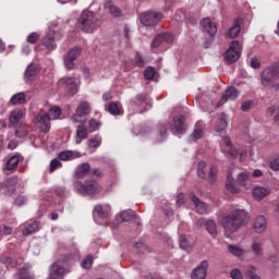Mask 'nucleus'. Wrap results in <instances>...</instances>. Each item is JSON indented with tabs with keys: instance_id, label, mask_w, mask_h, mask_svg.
I'll use <instances>...</instances> for the list:
<instances>
[{
	"instance_id": "nucleus-1",
	"label": "nucleus",
	"mask_w": 279,
	"mask_h": 279,
	"mask_svg": "<svg viewBox=\"0 0 279 279\" xmlns=\"http://www.w3.org/2000/svg\"><path fill=\"white\" fill-rule=\"evenodd\" d=\"M250 219L251 217L247 210L236 208L229 214L222 215L219 223L223 228L225 234L230 239V234H234V232H239L241 228H245V226L250 223Z\"/></svg>"
},
{
	"instance_id": "nucleus-2",
	"label": "nucleus",
	"mask_w": 279,
	"mask_h": 279,
	"mask_svg": "<svg viewBox=\"0 0 279 279\" xmlns=\"http://www.w3.org/2000/svg\"><path fill=\"white\" fill-rule=\"evenodd\" d=\"M76 25L84 34H93L101 27V20L97 17L95 12L84 10L77 19Z\"/></svg>"
},
{
	"instance_id": "nucleus-3",
	"label": "nucleus",
	"mask_w": 279,
	"mask_h": 279,
	"mask_svg": "<svg viewBox=\"0 0 279 279\" xmlns=\"http://www.w3.org/2000/svg\"><path fill=\"white\" fill-rule=\"evenodd\" d=\"M62 114V109L58 106L51 107L47 113H38L34 117V122L38 125L41 132H49L51 130V122L56 121Z\"/></svg>"
},
{
	"instance_id": "nucleus-4",
	"label": "nucleus",
	"mask_w": 279,
	"mask_h": 279,
	"mask_svg": "<svg viewBox=\"0 0 279 279\" xmlns=\"http://www.w3.org/2000/svg\"><path fill=\"white\" fill-rule=\"evenodd\" d=\"M279 80V65L275 63L260 73V84L263 88L269 89L276 86V82Z\"/></svg>"
},
{
	"instance_id": "nucleus-5",
	"label": "nucleus",
	"mask_w": 279,
	"mask_h": 279,
	"mask_svg": "<svg viewBox=\"0 0 279 279\" xmlns=\"http://www.w3.org/2000/svg\"><path fill=\"white\" fill-rule=\"evenodd\" d=\"M129 108L136 114H143L147 112L148 108H151V98L145 93L137 94L129 100Z\"/></svg>"
},
{
	"instance_id": "nucleus-6",
	"label": "nucleus",
	"mask_w": 279,
	"mask_h": 279,
	"mask_svg": "<svg viewBox=\"0 0 279 279\" xmlns=\"http://www.w3.org/2000/svg\"><path fill=\"white\" fill-rule=\"evenodd\" d=\"M73 189L80 195H97V193H101V185H99L95 180L86 181L85 184L80 181H75L73 183Z\"/></svg>"
},
{
	"instance_id": "nucleus-7",
	"label": "nucleus",
	"mask_w": 279,
	"mask_h": 279,
	"mask_svg": "<svg viewBox=\"0 0 279 279\" xmlns=\"http://www.w3.org/2000/svg\"><path fill=\"white\" fill-rule=\"evenodd\" d=\"M58 24H51L48 26V31L46 32L45 37L43 38V45L49 49V51H53L58 45H56L57 40H62V32L56 31Z\"/></svg>"
},
{
	"instance_id": "nucleus-8",
	"label": "nucleus",
	"mask_w": 279,
	"mask_h": 279,
	"mask_svg": "<svg viewBox=\"0 0 279 279\" xmlns=\"http://www.w3.org/2000/svg\"><path fill=\"white\" fill-rule=\"evenodd\" d=\"M69 265V257L62 256L59 262H54L49 267L48 279H63L66 270L64 267Z\"/></svg>"
},
{
	"instance_id": "nucleus-9",
	"label": "nucleus",
	"mask_w": 279,
	"mask_h": 279,
	"mask_svg": "<svg viewBox=\"0 0 279 279\" xmlns=\"http://www.w3.org/2000/svg\"><path fill=\"white\" fill-rule=\"evenodd\" d=\"M141 24L144 27H156L165 19L161 12L157 11H146L140 14L138 16Z\"/></svg>"
},
{
	"instance_id": "nucleus-10",
	"label": "nucleus",
	"mask_w": 279,
	"mask_h": 279,
	"mask_svg": "<svg viewBox=\"0 0 279 279\" xmlns=\"http://www.w3.org/2000/svg\"><path fill=\"white\" fill-rule=\"evenodd\" d=\"M242 51L243 46L239 40L231 41L228 50L225 52V62H227V64H234V62H239Z\"/></svg>"
},
{
	"instance_id": "nucleus-11",
	"label": "nucleus",
	"mask_w": 279,
	"mask_h": 279,
	"mask_svg": "<svg viewBox=\"0 0 279 279\" xmlns=\"http://www.w3.org/2000/svg\"><path fill=\"white\" fill-rule=\"evenodd\" d=\"M90 104L88 101H81L76 108L75 114L72 117L74 123H86L85 117L90 114Z\"/></svg>"
},
{
	"instance_id": "nucleus-12",
	"label": "nucleus",
	"mask_w": 279,
	"mask_h": 279,
	"mask_svg": "<svg viewBox=\"0 0 279 279\" xmlns=\"http://www.w3.org/2000/svg\"><path fill=\"white\" fill-rule=\"evenodd\" d=\"M16 186H19V178L12 177L0 184V193L2 195H14Z\"/></svg>"
},
{
	"instance_id": "nucleus-13",
	"label": "nucleus",
	"mask_w": 279,
	"mask_h": 279,
	"mask_svg": "<svg viewBox=\"0 0 279 279\" xmlns=\"http://www.w3.org/2000/svg\"><path fill=\"white\" fill-rule=\"evenodd\" d=\"M198 228L205 227L208 234H210L211 239H217V222L213 219L199 218L196 222Z\"/></svg>"
},
{
	"instance_id": "nucleus-14",
	"label": "nucleus",
	"mask_w": 279,
	"mask_h": 279,
	"mask_svg": "<svg viewBox=\"0 0 279 279\" xmlns=\"http://www.w3.org/2000/svg\"><path fill=\"white\" fill-rule=\"evenodd\" d=\"M208 276V260H203L196 268L192 270V279H206Z\"/></svg>"
},
{
	"instance_id": "nucleus-15",
	"label": "nucleus",
	"mask_w": 279,
	"mask_h": 279,
	"mask_svg": "<svg viewBox=\"0 0 279 279\" xmlns=\"http://www.w3.org/2000/svg\"><path fill=\"white\" fill-rule=\"evenodd\" d=\"M239 98V90H236V87H229L226 89L225 94L222 95L221 99L218 101L217 107L221 108L223 104L227 101H234V99Z\"/></svg>"
},
{
	"instance_id": "nucleus-16",
	"label": "nucleus",
	"mask_w": 279,
	"mask_h": 279,
	"mask_svg": "<svg viewBox=\"0 0 279 279\" xmlns=\"http://www.w3.org/2000/svg\"><path fill=\"white\" fill-rule=\"evenodd\" d=\"M162 43H166L167 45H171V43H173V35H171L169 33L158 34L151 43L153 49L160 47L162 45Z\"/></svg>"
},
{
	"instance_id": "nucleus-17",
	"label": "nucleus",
	"mask_w": 279,
	"mask_h": 279,
	"mask_svg": "<svg viewBox=\"0 0 279 279\" xmlns=\"http://www.w3.org/2000/svg\"><path fill=\"white\" fill-rule=\"evenodd\" d=\"M172 125L177 134H184L186 132V118L184 116H177L172 119Z\"/></svg>"
},
{
	"instance_id": "nucleus-18",
	"label": "nucleus",
	"mask_w": 279,
	"mask_h": 279,
	"mask_svg": "<svg viewBox=\"0 0 279 279\" xmlns=\"http://www.w3.org/2000/svg\"><path fill=\"white\" fill-rule=\"evenodd\" d=\"M190 199H191V202H193V204L196 208V213H198V215H208V205H206V203L202 202V199H199V197H197L194 193H191Z\"/></svg>"
},
{
	"instance_id": "nucleus-19",
	"label": "nucleus",
	"mask_w": 279,
	"mask_h": 279,
	"mask_svg": "<svg viewBox=\"0 0 279 279\" xmlns=\"http://www.w3.org/2000/svg\"><path fill=\"white\" fill-rule=\"evenodd\" d=\"M201 27L203 32L209 36H215V34H217V24H215V22L210 21L208 17L202 20Z\"/></svg>"
},
{
	"instance_id": "nucleus-20",
	"label": "nucleus",
	"mask_w": 279,
	"mask_h": 279,
	"mask_svg": "<svg viewBox=\"0 0 279 279\" xmlns=\"http://www.w3.org/2000/svg\"><path fill=\"white\" fill-rule=\"evenodd\" d=\"M253 230L257 234H263L267 230V218L265 216H257L253 222Z\"/></svg>"
},
{
	"instance_id": "nucleus-21",
	"label": "nucleus",
	"mask_w": 279,
	"mask_h": 279,
	"mask_svg": "<svg viewBox=\"0 0 279 279\" xmlns=\"http://www.w3.org/2000/svg\"><path fill=\"white\" fill-rule=\"evenodd\" d=\"M232 171H234V165H231L227 172L226 189L230 193H239V187H236V185L234 184V178H232Z\"/></svg>"
},
{
	"instance_id": "nucleus-22",
	"label": "nucleus",
	"mask_w": 279,
	"mask_h": 279,
	"mask_svg": "<svg viewBox=\"0 0 279 279\" xmlns=\"http://www.w3.org/2000/svg\"><path fill=\"white\" fill-rule=\"evenodd\" d=\"M104 9L116 19H119V16H123V11H121L119 7L114 5V3L110 0H107L105 2Z\"/></svg>"
},
{
	"instance_id": "nucleus-23",
	"label": "nucleus",
	"mask_w": 279,
	"mask_h": 279,
	"mask_svg": "<svg viewBox=\"0 0 279 279\" xmlns=\"http://www.w3.org/2000/svg\"><path fill=\"white\" fill-rule=\"evenodd\" d=\"M118 221H136L138 220V216H136V211L132 209H128L121 211L120 215L117 216Z\"/></svg>"
},
{
	"instance_id": "nucleus-24",
	"label": "nucleus",
	"mask_w": 279,
	"mask_h": 279,
	"mask_svg": "<svg viewBox=\"0 0 279 279\" xmlns=\"http://www.w3.org/2000/svg\"><path fill=\"white\" fill-rule=\"evenodd\" d=\"M23 161V156L21 155H12L7 159L5 169L7 171H15L16 167H19V162Z\"/></svg>"
},
{
	"instance_id": "nucleus-25",
	"label": "nucleus",
	"mask_w": 279,
	"mask_h": 279,
	"mask_svg": "<svg viewBox=\"0 0 279 279\" xmlns=\"http://www.w3.org/2000/svg\"><path fill=\"white\" fill-rule=\"evenodd\" d=\"M27 101V95L25 94V92H20L14 94L10 100L9 104L10 106H23V104H26Z\"/></svg>"
},
{
	"instance_id": "nucleus-26",
	"label": "nucleus",
	"mask_w": 279,
	"mask_h": 279,
	"mask_svg": "<svg viewBox=\"0 0 279 279\" xmlns=\"http://www.w3.org/2000/svg\"><path fill=\"white\" fill-rule=\"evenodd\" d=\"M88 173H90V165L88 162H84L81 163L80 166H77L74 175L75 178L82 179V178H86V175H88Z\"/></svg>"
},
{
	"instance_id": "nucleus-27",
	"label": "nucleus",
	"mask_w": 279,
	"mask_h": 279,
	"mask_svg": "<svg viewBox=\"0 0 279 279\" xmlns=\"http://www.w3.org/2000/svg\"><path fill=\"white\" fill-rule=\"evenodd\" d=\"M86 138H88V129L86 126H84V123H81L76 130L75 144L80 145L82 143V141H84Z\"/></svg>"
},
{
	"instance_id": "nucleus-28",
	"label": "nucleus",
	"mask_w": 279,
	"mask_h": 279,
	"mask_svg": "<svg viewBox=\"0 0 279 279\" xmlns=\"http://www.w3.org/2000/svg\"><path fill=\"white\" fill-rule=\"evenodd\" d=\"M36 75H38V64L31 63L25 71L26 82H32Z\"/></svg>"
},
{
	"instance_id": "nucleus-29",
	"label": "nucleus",
	"mask_w": 279,
	"mask_h": 279,
	"mask_svg": "<svg viewBox=\"0 0 279 279\" xmlns=\"http://www.w3.org/2000/svg\"><path fill=\"white\" fill-rule=\"evenodd\" d=\"M239 34H241V25H239V20H235L233 26L230 27L226 34V38L234 39L239 36Z\"/></svg>"
},
{
	"instance_id": "nucleus-30",
	"label": "nucleus",
	"mask_w": 279,
	"mask_h": 279,
	"mask_svg": "<svg viewBox=\"0 0 279 279\" xmlns=\"http://www.w3.org/2000/svg\"><path fill=\"white\" fill-rule=\"evenodd\" d=\"M34 232H38V221H28L22 234L23 236H29V234H34Z\"/></svg>"
},
{
	"instance_id": "nucleus-31",
	"label": "nucleus",
	"mask_w": 279,
	"mask_h": 279,
	"mask_svg": "<svg viewBox=\"0 0 279 279\" xmlns=\"http://www.w3.org/2000/svg\"><path fill=\"white\" fill-rule=\"evenodd\" d=\"M228 128V120L226 113H221L219 120L215 125L216 132H223Z\"/></svg>"
},
{
	"instance_id": "nucleus-32",
	"label": "nucleus",
	"mask_w": 279,
	"mask_h": 279,
	"mask_svg": "<svg viewBox=\"0 0 279 279\" xmlns=\"http://www.w3.org/2000/svg\"><path fill=\"white\" fill-rule=\"evenodd\" d=\"M23 110L21 109H14L10 116H9V121L10 123H12L13 125H16V123H19V121H21V119H23Z\"/></svg>"
},
{
	"instance_id": "nucleus-33",
	"label": "nucleus",
	"mask_w": 279,
	"mask_h": 279,
	"mask_svg": "<svg viewBox=\"0 0 279 279\" xmlns=\"http://www.w3.org/2000/svg\"><path fill=\"white\" fill-rule=\"evenodd\" d=\"M157 143H162L167 138V124L159 123L157 125Z\"/></svg>"
},
{
	"instance_id": "nucleus-34",
	"label": "nucleus",
	"mask_w": 279,
	"mask_h": 279,
	"mask_svg": "<svg viewBox=\"0 0 279 279\" xmlns=\"http://www.w3.org/2000/svg\"><path fill=\"white\" fill-rule=\"evenodd\" d=\"M271 192L267 187H255L253 190V195L255 199H264V197H267Z\"/></svg>"
},
{
	"instance_id": "nucleus-35",
	"label": "nucleus",
	"mask_w": 279,
	"mask_h": 279,
	"mask_svg": "<svg viewBox=\"0 0 279 279\" xmlns=\"http://www.w3.org/2000/svg\"><path fill=\"white\" fill-rule=\"evenodd\" d=\"M106 110L109 114H112L113 117H119V114H121V108L117 102H110L109 106L106 107Z\"/></svg>"
},
{
	"instance_id": "nucleus-36",
	"label": "nucleus",
	"mask_w": 279,
	"mask_h": 279,
	"mask_svg": "<svg viewBox=\"0 0 279 279\" xmlns=\"http://www.w3.org/2000/svg\"><path fill=\"white\" fill-rule=\"evenodd\" d=\"M94 217H99L100 219H108V211L104 209L101 205H96L93 211Z\"/></svg>"
},
{
	"instance_id": "nucleus-37",
	"label": "nucleus",
	"mask_w": 279,
	"mask_h": 279,
	"mask_svg": "<svg viewBox=\"0 0 279 279\" xmlns=\"http://www.w3.org/2000/svg\"><path fill=\"white\" fill-rule=\"evenodd\" d=\"M80 84H82V82L80 81V76L73 77L71 81V95H77V93L80 92Z\"/></svg>"
},
{
	"instance_id": "nucleus-38",
	"label": "nucleus",
	"mask_w": 279,
	"mask_h": 279,
	"mask_svg": "<svg viewBox=\"0 0 279 279\" xmlns=\"http://www.w3.org/2000/svg\"><path fill=\"white\" fill-rule=\"evenodd\" d=\"M101 146V136L96 135L94 138L88 140V147L93 149H97V147Z\"/></svg>"
},
{
	"instance_id": "nucleus-39",
	"label": "nucleus",
	"mask_w": 279,
	"mask_h": 279,
	"mask_svg": "<svg viewBox=\"0 0 279 279\" xmlns=\"http://www.w3.org/2000/svg\"><path fill=\"white\" fill-rule=\"evenodd\" d=\"M93 260H95L93 255H87L81 263V267H83V269H90V267H93Z\"/></svg>"
},
{
	"instance_id": "nucleus-40",
	"label": "nucleus",
	"mask_w": 279,
	"mask_h": 279,
	"mask_svg": "<svg viewBox=\"0 0 279 279\" xmlns=\"http://www.w3.org/2000/svg\"><path fill=\"white\" fill-rule=\"evenodd\" d=\"M250 180V172H241L238 174V184H240V186H245V181Z\"/></svg>"
},
{
	"instance_id": "nucleus-41",
	"label": "nucleus",
	"mask_w": 279,
	"mask_h": 279,
	"mask_svg": "<svg viewBox=\"0 0 279 279\" xmlns=\"http://www.w3.org/2000/svg\"><path fill=\"white\" fill-rule=\"evenodd\" d=\"M228 250H229L230 254H233V256H238V257L243 256V248H241L236 245H229Z\"/></svg>"
},
{
	"instance_id": "nucleus-42",
	"label": "nucleus",
	"mask_w": 279,
	"mask_h": 279,
	"mask_svg": "<svg viewBox=\"0 0 279 279\" xmlns=\"http://www.w3.org/2000/svg\"><path fill=\"white\" fill-rule=\"evenodd\" d=\"M205 169H206V161H199L197 167V173H198V178H202V180L206 178Z\"/></svg>"
},
{
	"instance_id": "nucleus-43",
	"label": "nucleus",
	"mask_w": 279,
	"mask_h": 279,
	"mask_svg": "<svg viewBox=\"0 0 279 279\" xmlns=\"http://www.w3.org/2000/svg\"><path fill=\"white\" fill-rule=\"evenodd\" d=\"M135 250H137V252H140V254H145L146 252H151V250H149V246L145 245L143 242H136L134 244Z\"/></svg>"
},
{
	"instance_id": "nucleus-44",
	"label": "nucleus",
	"mask_w": 279,
	"mask_h": 279,
	"mask_svg": "<svg viewBox=\"0 0 279 279\" xmlns=\"http://www.w3.org/2000/svg\"><path fill=\"white\" fill-rule=\"evenodd\" d=\"M82 56V47L75 46L74 48L71 49V62L74 60H77Z\"/></svg>"
},
{
	"instance_id": "nucleus-45",
	"label": "nucleus",
	"mask_w": 279,
	"mask_h": 279,
	"mask_svg": "<svg viewBox=\"0 0 279 279\" xmlns=\"http://www.w3.org/2000/svg\"><path fill=\"white\" fill-rule=\"evenodd\" d=\"M61 167H62V162H60V159L54 158L50 161L49 172L53 173L56 169H61Z\"/></svg>"
},
{
	"instance_id": "nucleus-46",
	"label": "nucleus",
	"mask_w": 279,
	"mask_h": 279,
	"mask_svg": "<svg viewBox=\"0 0 279 279\" xmlns=\"http://www.w3.org/2000/svg\"><path fill=\"white\" fill-rule=\"evenodd\" d=\"M252 250L256 256H260V253L263 252V243L253 241Z\"/></svg>"
},
{
	"instance_id": "nucleus-47",
	"label": "nucleus",
	"mask_w": 279,
	"mask_h": 279,
	"mask_svg": "<svg viewBox=\"0 0 279 279\" xmlns=\"http://www.w3.org/2000/svg\"><path fill=\"white\" fill-rule=\"evenodd\" d=\"M58 159H59V161L62 160L63 162L71 160V150H63V151L59 153Z\"/></svg>"
},
{
	"instance_id": "nucleus-48",
	"label": "nucleus",
	"mask_w": 279,
	"mask_h": 279,
	"mask_svg": "<svg viewBox=\"0 0 279 279\" xmlns=\"http://www.w3.org/2000/svg\"><path fill=\"white\" fill-rule=\"evenodd\" d=\"M27 126H20L15 130V136H17V138H25V136H27Z\"/></svg>"
},
{
	"instance_id": "nucleus-49",
	"label": "nucleus",
	"mask_w": 279,
	"mask_h": 279,
	"mask_svg": "<svg viewBox=\"0 0 279 279\" xmlns=\"http://www.w3.org/2000/svg\"><path fill=\"white\" fill-rule=\"evenodd\" d=\"M38 38H40V34L34 32L27 35L26 37V43H29L31 45L36 44V40H38Z\"/></svg>"
},
{
	"instance_id": "nucleus-50",
	"label": "nucleus",
	"mask_w": 279,
	"mask_h": 279,
	"mask_svg": "<svg viewBox=\"0 0 279 279\" xmlns=\"http://www.w3.org/2000/svg\"><path fill=\"white\" fill-rule=\"evenodd\" d=\"M145 80H154L156 77V70L154 68H148L144 71Z\"/></svg>"
},
{
	"instance_id": "nucleus-51",
	"label": "nucleus",
	"mask_w": 279,
	"mask_h": 279,
	"mask_svg": "<svg viewBox=\"0 0 279 279\" xmlns=\"http://www.w3.org/2000/svg\"><path fill=\"white\" fill-rule=\"evenodd\" d=\"M193 138H195V141H198V138H202L204 136V130L202 129V126H195L193 133H192Z\"/></svg>"
},
{
	"instance_id": "nucleus-52",
	"label": "nucleus",
	"mask_w": 279,
	"mask_h": 279,
	"mask_svg": "<svg viewBox=\"0 0 279 279\" xmlns=\"http://www.w3.org/2000/svg\"><path fill=\"white\" fill-rule=\"evenodd\" d=\"M179 243L181 250H189V247H191V244L189 243V240H186L185 235H180Z\"/></svg>"
},
{
	"instance_id": "nucleus-53",
	"label": "nucleus",
	"mask_w": 279,
	"mask_h": 279,
	"mask_svg": "<svg viewBox=\"0 0 279 279\" xmlns=\"http://www.w3.org/2000/svg\"><path fill=\"white\" fill-rule=\"evenodd\" d=\"M89 128L92 132H97L101 128V122L99 120L92 119L89 120Z\"/></svg>"
},
{
	"instance_id": "nucleus-54",
	"label": "nucleus",
	"mask_w": 279,
	"mask_h": 279,
	"mask_svg": "<svg viewBox=\"0 0 279 279\" xmlns=\"http://www.w3.org/2000/svg\"><path fill=\"white\" fill-rule=\"evenodd\" d=\"M225 154L227 156V158H231V159H234L236 158V156H239V151H236V149L230 147V148H227L225 150Z\"/></svg>"
},
{
	"instance_id": "nucleus-55",
	"label": "nucleus",
	"mask_w": 279,
	"mask_h": 279,
	"mask_svg": "<svg viewBox=\"0 0 279 279\" xmlns=\"http://www.w3.org/2000/svg\"><path fill=\"white\" fill-rule=\"evenodd\" d=\"M254 267L250 266L246 270V278L248 279H260V277L257 276V274L254 271Z\"/></svg>"
},
{
	"instance_id": "nucleus-56",
	"label": "nucleus",
	"mask_w": 279,
	"mask_h": 279,
	"mask_svg": "<svg viewBox=\"0 0 279 279\" xmlns=\"http://www.w3.org/2000/svg\"><path fill=\"white\" fill-rule=\"evenodd\" d=\"M27 204V197L20 195L14 199V205L15 206H25Z\"/></svg>"
},
{
	"instance_id": "nucleus-57",
	"label": "nucleus",
	"mask_w": 279,
	"mask_h": 279,
	"mask_svg": "<svg viewBox=\"0 0 279 279\" xmlns=\"http://www.w3.org/2000/svg\"><path fill=\"white\" fill-rule=\"evenodd\" d=\"M217 173H218L217 166H211L210 169H209V180H210V182H215V180H217Z\"/></svg>"
},
{
	"instance_id": "nucleus-58",
	"label": "nucleus",
	"mask_w": 279,
	"mask_h": 279,
	"mask_svg": "<svg viewBox=\"0 0 279 279\" xmlns=\"http://www.w3.org/2000/svg\"><path fill=\"white\" fill-rule=\"evenodd\" d=\"M0 234L8 236V235L12 234V229L10 227H8L7 225H0Z\"/></svg>"
},
{
	"instance_id": "nucleus-59",
	"label": "nucleus",
	"mask_w": 279,
	"mask_h": 279,
	"mask_svg": "<svg viewBox=\"0 0 279 279\" xmlns=\"http://www.w3.org/2000/svg\"><path fill=\"white\" fill-rule=\"evenodd\" d=\"M252 106H254V100H247L242 102V106H241L242 111L247 112L252 108Z\"/></svg>"
},
{
	"instance_id": "nucleus-60",
	"label": "nucleus",
	"mask_w": 279,
	"mask_h": 279,
	"mask_svg": "<svg viewBox=\"0 0 279 279\" xmlns=\"http://www.w3.org/2000/svg\"><path fill=\"white\" fill-rule=\"evenodd\" d=\"M0 263H2V265H7V267H10V265H12V258L8 255H1Z\"/></svg>"
},
{
	"instance_id": "nucleus-61",
	"label": "nucleus",
	"mask_w": 279,
	"mask_h": 279,
	"mask_svg": "<svg viewBox=\"0 0 279 279\" xmlns=\"http://www.w3.org/2000/svg\"><path fill=\"white\" fill-rule=\"evenodd\" d=\"M135 64L137 66H145V59L140 53H136L135 56Z\"/></svg>"
},
{
	"instance_id": "nucleus-62",
	"label": "nucleus",
	"mask_w": 279,
	"mask_h": 279,
	"mask_svg": "<svg viewBox=\"0 0 279 279\" xmlns=\"http://www.w3.org/2000/svg\"><path fill=\"white\" fill-rule=\"evenodd\" d=\"M278 110H279V107L276 106V105H272V106H270V107L267 109V114H268L269 117H274V114H276V113L278 112Z\"/></svg>"
},
{
	"instance_id": "nucleus-63",
	"label": "nucleus",
	"mask_w": 279,
	"mask_h": 279,
	"mask_svg": "<svg viewBox=\"0 0 279 279\" xmlns=\"http://www.w3.org/2000/svg\"><path fill=\"white\" fill-rule=\"evenodd\" d=\"M269 168L271 171H279V161L277 158L269 162Z\"/></svg>"
},
{
	"instance_id": "nucleus-64",
	"label": "nucleus",
	"mask_w": 279,
	"mask_h": 279,
	"mask_svg": "<svg viewBox=\"0 0 279 279\" xmlns=\"http://www.w3.org/2000/svg\"><path fill=\"white\" fill-rule=\"evenodd\" d=\"M231 278L232 279H242L243 278V275L241 274V270L239 269H233L231 271Z\"/></svg>"
}]
</instances>
